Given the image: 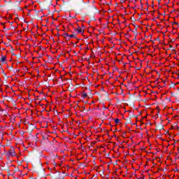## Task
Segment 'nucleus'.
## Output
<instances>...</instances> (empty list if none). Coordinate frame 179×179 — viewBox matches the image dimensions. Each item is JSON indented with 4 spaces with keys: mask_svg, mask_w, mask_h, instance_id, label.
<instances>
[{
    "mask_svg": "<svg viewBox=\"0 0 179 179\" xmlns=\"http://www.w3.org/2000/svg\"><path fill=\"white\" fill-rule=\"evenodd\" d=\"M178 76H179V73H178Z\"/></svg>",
    "mask_w": 179,
    "mask_h": 179,
    "instance_id": "72a5a7b5",
    "label": "nucleus"
},
{
    "mask_svg": "<svg viewBox=\"0 0 179 179\" xmlns=\"http://www.w3.org/2000/svg\"><path fill=\"white\" fill-rule=\"evenodd\" d=\"M141 6H143V4L142 3H141Z\"/></svg>",
    "mask_w": 179,
    "mask_h": 179,
    "instance_id": "b1692460",
    "label": "nucleus"
},
{
    "mask_svg": "<svg viewBox=\"0 0 179 179\" xmlns=\"http://www.w3.org/2000/svg\"><path fill=\"white\" fill-rule=\"evenodd\" d=\"M9 156L13 157L16 155V152H15V148L12 147V148L8 151Z\"/></svg>",
    "mask_w": 179,
    "mask_h": 179,
    "instance_id": "f03ea898",
    "label": "nucleus"
},
{
    "mask_svg": "<svg viewBox=\"0 0 179 179\" xmlns=\"http://www.w3.org/2000/svg\"><path fill=\"white\" fill-rule=\"evenodd\" d=\"M83 97L84 99L86 98V97H87V94L83 93Z\"/></svg>",
    "mask_w": 179,
    "mask_h": 179,
    "instance_id": "ddd939ff",
    "label": "nucleus"
},
{
    "mask_svg": "<svg viewBox=\"0 0 179 179\" xmlns=\"http://www.w3.org/2000/svg\"><path fill=\"white\" fill-rule=\"evenodd\" d=\"M178 84H179V83H177V85H178Z\"/></svg>",
    "mask_w": 179,
    "mask_h": 179,
    "instance_id": "4c0bfd02",
    "label": "nucleus"
},
{
    "mask_svg": "<svg viewBox=\"0 0 179 179\" xmlns=\"http://www.w3.org/2000/svg\"><path fill=\"white\" fill-rule=\"evenodd\" d=\"M13 55H16L15 53H13Z\"/></svg>",
    "mask_w": 179,
    "mask_h": 179,
    "instance_id": "bb28decb",
    "label": "nucleus"
},
{
    "mask_svg": "<svg viewBox=\"0 0 179 179\" xmlns=\"http://www.w3.org/2000/svg\"><path fill=\"white\" fill-rule=\"evenodd\" d=\"M96 8L94 6H92V7L91 8V10H96Z\"/></svg>",
    "mask_w": 179,
    "mask_h": 179,
    "instance_id": "f8f14e48",
    "label": "nucleus"
},
{
    "mask_svg": "<svg viewBox=\"0 0 179 179\" xmlns=\"http://www.w3.org/2000/svg\"><path fill=\"white\" fill-rule=\"evenodd\" d=\"M163 128H164V126H163V124H160L159 126H158V129H159L160 130L163 129Z\"/></svg>",
    "mask_w": 179,
    "mask_h": 179,
    "instance_id": "0eeeda50",
    "label": "nucleus"
},
{
    "mask_svg": "<svg viewBox=\"0 0 179 179\" xmlns=\"http://www.w3.org/2000/svg\"><path fill=\"white\" fill-rule=\"evenodd\" d=\"M171 129H174V126H172V127H171Z\"/></svg>",
    "mask_w": 179,
    "mask_h": 179,
    "instance_id": "aec40b11",
    "label": "nucleus"
},
{
    "mask_svg": "<svg viewBox=\"0 0 179 179\" xmlns=\"http://www.w3.org/2000/svg\"><path fill=\"white\" fill-rule=\"evenodd\" d=\"M134 2H136V0H134Z\"/></svg>",
    "mask_w": 179,
    "mask_h": 179,
    "instance_id": "473e14b6",
    "label": "nucleus"
},
{
    "mask_svg": "<svg viewBox=\"0 0 179 179\" xmlns=\"http://www.w3.org/2000/svg\"><path fill=\"white\" fill-rule=\"evenodd\" d=\"M156 40L159 41V40H160V38L158 37V38H157V39H156Z\"/></svg>",
    "mask_w": 179,
    "mask_h": 179,
    "instance_id": "5701e85b",
    "label": "nucleus"
},
{
    "mask_svg": "<svg viewBox=\"0 0 179 179\" xmlns=\"http://www.w3.org/2000/svg\"><path fill=\"white\" fill-rule=\"evenodd\" d=\"M131 19H133L134 20H135V18H131Z\"/></svg>",
    "mask_w": 179,
    "mask_h": 179,
    "instance_id": "c756f323",
    "label": "nucleus"
},
{
    "mask_svg": "<svg viewBox=\"0 0 179 179\" xmlns=\"http://www.w3.org/2000/svg\"><path fill=\"white\" fill-rule=\"evenodd\" d=\"M36 171H38V173L41 176H44V169H43V164H39L38 168H36Z\"/></svg>",
    "mask_w": 179,
    "mask_h": 179,
    "instance_id": "f257e3e1",
    "label": "nucleus"
},
{
    "mask_svg": "<svg viewBox=\"0 0 179 179\" xmlns=\"http://www.w3.org/2000/svg\"><path fill=\"white\" fill-rule=\"evenodd\" d=\"M81 111H82V112H83L84 110H82Z\"/></svg>",
    "mask_w": 179,
    "mask_h": 179,
    "instance_id": "e433bc0d",
    "label": "nucleus"
},
{
    "mask_svg": "<svg viewBox=\"0 0 179 179\" xmlns=\"http://www.w3.org/2000/svg\"><path fill=\"white\" fill-rule=\"evenodd\" d=\"M91 20H94V17H92Z\"/></svg>",
    "mask_w": 179,
    "mask_h": 179,
    "instance_id": "a211bd4d",
    "label": "nucleus"
},
{
    "mask_svg": "<svg viewBox=\"0 0 179 179\" xmlns=\"http://www.w3.org/2000/svg\"><path fill=\"white\" fill-rule=\"evenodd\" d=\"M70 38H76V35H75V34L69 35V38H67V40H69Z\"/></svg>",
    "mask_w": 179,
    "mask_h": 179,
    "instance_id": "39448f33",
    "label": "nucleus"
},
{
    "mask_svg": "<svg viewBox=\"0 0 179 179\" xmlns=\"http://www.w3.org/2000/svg\"><path fill=\"white\" fill-rule=\"evenodd\" d=\"M127 124H131V118L127 119Z\"/></svg>",
    "mask_w": 179,
    "mask_h": 179,
    "instance_id": "9b49d317",
    "label": "nucleus"
},
{
    "mask_svg": "<svg viewBox=\"0 0 179 179\" xmlns=\"http://www.w3.org/2000/svg\"><path fill=\"white\" fill-rule=\"evenodd\" d=\"M135 36H138V29H136L134 31H132Z\"/></svg>",
    "mask_w": 179,
    "mask_h": 179,
    "instance_id": "6e6552de",
    "label": "nucleus"
},
{
    "mask_svg": "<svg viewBox=\"0 0 179 179\" xmlns=\"http://www.w3.org/2000/svg\"><path fill=\"white\" fill-rule=\"evenodd\" d=\"M148 9H149L148 8H145L146 10H148Z\"/></svg>",
    "mask_w": 179,
    "mask_h": 179,
    "instance_id": "393cba45",
    "label": "nucleus"
},
{
    "mask_svg": "<svg viewBox=\"0 0 179 179\" xmlns=\"http://www.w3.org/2000/svg\"><path fill=\"white\" fill-rule=\"evenodd\" d=\"M85 27V26H83V27Z\"/></svg>",
    "mask_w": 179,
    "mask_h": 179,
    "instance_id": "f704fd0d",
    "label": "nucleus"
},
{
    "mask_svg": "<svg viewBox=\"0 0 179 179\" xmlns=\"http://www.w3.org/2000/svg\"><path fill=\"white\" fill-rule=\"evenodd\" d=\"M144 118H147V116L144 117Z\"/></svg>",
    "mask_w": 179,
    "mask_h": 179,
    "instance_id": "2f4dec72",
    "label": "nucleus"
},
{
    "mask_svg": "<svg viewBox=\"0 0 179 179\" xmlns=\"http://www.w3.org/2000/svg\"><path fill=\"white\" fill-rule=\"evenodd\" d=\"M131 19H133L134 20H135V18H131Z\"/></svg>",
    "mask_w": 179,
    "mask_h": 179,
    "instance_id": "c85d7f7f",
    "label": "nucleus"
},
{
    "mask_svg": "<svg viewBox=\"0 0 179 179\" xmlns=\"http://www.w3.org/2000/svg\"><path fill=\"white\" fill-rule=\"evenodd\" d=\"M131 19H133L134 20H135V18H131Z\"/></svg>",
    "mask_w": 179,
    "mask_h": 179,
    "instance_id": "7c9ffc66",
    "label": "nucleus"
},
{
    "mask_svg": "<svg viewBox=\"0 0 179 179\" xmlns=\"http://www.w3.org/2000/svg\"><path fill=\"white\" fill-rule=\"evenodd\" d=\"M114 121H115V124H120V119H118V118L114 119Z\"/></svg>",
    "mask_w": 179,
    "mask_h": 179,
    "instance_id": "1a4fd4ad",
    "label": "nucleus"
},
{
    "mask_svg": "<svg viewBox=\"0 0 179 179\" xmlns=\"http://www.w3.org/2000/svg\"><path fill=\"white\" fill-rule=\"evenodd\" d=\"M72 19H75V16H74V17H72Z\"/></svg>",
    "mask_w": 179,
    "mask_h": 179,
    "instance_id": "a878e982",
    "label": "nucleus"
},
{
    "mask_svg": "<svg viewBox=\"0 0 179 179\" xmlns=\"http://www.w3.org/2000/svg\"><path fill=\"white\" fill-rule=\"evenodd\" d=\"M7 171H10L9 169H7Z\"/></svg>",
    "mask_w": 179,
    "mask_h": 179,
    "instance_id": "cd10ccee",
    "label": "nucleus"
},
{
    "mask_svg": "<svg viewBox=\"0 0 179 179\" xmlns=\"http://www.w3.org/2000/svg\"><path fill=\"white\" fill-rule=\"evenodd\" d=\"M174 41H176L175 39H172V40L171 41V43H174Z\"/></svg>",
    "mask_w": 179,
    "mask_h": 179,
    "instance_id": "dca6fc26",
    "label": "nucleus"
},
{
    "mask_svg": "<svg viewBox=\"0 0 179 179\" xmlns=\"http://www.w3.org/2000/svg\"><path fill=\"white\" fill-rule=\"evenodd\" d=\"M178 135H179V133H178Z\"/></svg>",
    "mask_w": 179,
    "mask_h": 179,
    "instance_id": "58836bf2",
    "label": "nucleus"
},
{
    "mask_svg": "<svg viewBox=\"0 0 179 179\" xmlns=\"http://www.w3.org/2000/svg\"><path fill=\"white\" fill-rule=\"evenodd\" d=\"M174 24H178V22H175Z\"/></svg>",
    "mask_w": 179,
    "mask_h": 179,
    "instance_id": "4be33fe9",
    "label": "nucleus"
},
{
    "mask_svg": "<svg viewBox=\"0 0 179 179\" xmlns=\"http://www.w3.org/2000/svg\"><path fill=\"white\" fill-rule=\"evenodd\" d=\"M175 171H178V169L176 168Z\"/></svg>",
    "mask_w": 179,
    "mask_h": 179,
    "instance_id": "412c9836",
    "label": "nucleus"
},
{
    "mask_svg": "<svg viewBox=\"0 0 179 179\" xmlns=\"http://www.w3.org/2000/svg\"><path fill=\"white\" fill-rule=\"evenodd\" d=\"M176 128L177 129H178V126L177 125V123H175L174 124V126H173V129H176Z\"/></svg>",
    "mask_w": 179,
    "mask_h": 179,
    "instance_id": "9d476101",
    "label": "nucleus"
},
{
    "mask_svg": "<svg viewBox=\"0 0 179 179\" xmlns=\"http://www.w3.org/2000/svg\"><path fill=\"white\" fill-rule=\"evenodd\" d=\"M106 157H108V156H110V154L109 153L106 154Z\"/></svg>",
    "mask_w": 179,
    "mask_h": 179,
    "instance_id": "f3484780",
    "label": "nucleus"
},
{
    "mask_svg": "<svg viewBox=\"0 0 179 179\" xmlns=\"http://www.w3.org/2000/svg\"><path fill=\"white\" fill-rule=\"evenodd\" d=\"M2 73L4 75V76H6V73H5V71L2 70Z\"/></svg>",
    "mask_w": 179,
    "mask_h": 179,
    "instance_id": "2eb2a0df",
    "label": "nucleus"
},
{
    "mask_svg": "<svg viewBox=\"0 0 179 179\" xmlns=\"http://www.w3.org/2000/svg\"><path fill=\"white\" fill-rule=\"evenodd\" d=\"M81 111H82V112H83L84 110H82Z\"/></svg>",
    "mask_w": 179,
    "mask_h": 179,
    "instance_id": "c9c22d12",
    "label": "nucleus"
},
{
    "mask_svg": "<svg viewBox=\"0 0 179 179\" xmlns=\"http://www.w3.org/2000/svg\"><path fill=\"white\" fill-rule=\"evenodd\" d=\"M43 139H48V137L45 136H42Z\"/></svg>",
    "mask_w": 179,
    "mask_h": 179,
    "instance_id": "4468645a",
    "label": "nucleus"
},
{
    "mask_svg": "<svg viewBox=\"0 0 179 179\" xmlns=\"http://www.w3.org/2000/svg\"><path fill=\"white\" fill-rule=\"evenodd\" d=\"M169 48H173V45H170Z\"/></svg>",
    "mask_w": 179,
    "mask_h": 179,
    "instance_id": "6ab92c4d",
    "label": "nucleus"
},
{
    "mask_svg": "<svg viewBox=\"0 0 179 179\" xmlns=\"http://www.w3.org/2000/svg\"><path fill=\"white\" fill-rule=\"evenodd\" d=\"M74 31H78V33L80 34L82 33V28H80V27H78V28L75 29Z\"/></svg>",
    "mask_w": 179,
    "mask_h": 179,
    "instance_id": "20e7f679",
    "label": "nucleus"
},
{
    "mask_svg": "<svg viewBox=\"0 0 179 179\" xmlns=\"http://www.w3.org/2000/svg\"><path fill=\"white\" fill-rule=\"evenodd\" d=\"M5 61H6V55L1 56V57L0 59V62L3 63Z\"/></svg>",
    "mask_w": 179,
    "mask_h": 179,
    "instance_id": "7ed1b4c3",
    "label": "nucleus"
},
{
    "mask_svg": "<svg viewBox=\"0 0 179 179\" xmlns=\"http://www.w3.org/2000/svg\"><path fill=\"white\" fill-rule=\"evenodd\" d=\"M63 37H64V38H66L68 40V37H69V34L66 32L63 34Z\"/></svg>",
    "mask_w": 179,
    "mask_h": 179,
    "instance_id": "423d86ee",
    "label": "nucleus"
}]
</instances>
